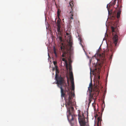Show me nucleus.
<instances>
[{"label": "nucleus", "mask_w": 126, "mask_h": 126, "mask_svg": "<svg viewBox=\"0 0 126 126\" xmlns=\"http://www.w3.org/2000/svg\"><path fill=\"white\" fill-rule=\"evenodd\" d=\"M88 90L90 93L89 99V102H91L93 100L94 102H95L96 97L98 95L99 93V90L96 86H93L92 81L90 83Z\"/></svg>", "instance_id": "obj_1"}, {"label": "nucleus", "mask_w": 126, "mask_h": 126, "mask_svg": "<svg viewBox=\"0 0 126 126\" xmlns=\"http://www.w3.org/2000/svg\"><path fill=\"white\" fill-rule=\"evenodd\" d=\"M76 103H65V106L66 107L68 111L67 114V119L69 122L73 120L74 116L72 115L71 113L72 112L74 109V107H75Z\"/></svg>", "instance_id": "obj_2"}, {"label": "nucleus", "mask_w": 126, "mask_h": 126, "mask_svg": "<svg viewBox=\"0 0 126 126\" xmlns=\"http://www.w3.org/2000/svg\"><path fill=\"white\" fill-rule=\"evenodd\" d=\"M111 31L113 37V43L114 45V47L112 45H111L109 47V49L111 52L113 53L115 50V47L117 46V43L118 41V32L116 31L115 28L113 27H111Z\"/></svg>", "instance_id": "obj_3"}, {"label": "nucleus", "mask_w": 126, "mask_h": 126, "mask_svg": "<svg viewBox=\"0 0 126 126\" xmlns=\"http://www.w3.org/2000/svg\"><path fill=\"white\" fill-rule=\"evenodd\" d=\"M99 59L96 58L94 59L96 60V62L94 63V64L98 65V68L99 70L102 66V64L104 63L105 60V54L103 53H100L98 56Z\"/></svg>", "instance_id": "obj_4"}, {"label": "nucleus", "mask_w": 126, "mask_h": 126, "mask_svg": "<svg viewBox=\"0 0 126 126\" xmlns=\"http://www.w3.org/2000/svg\"><path fill=\"white\" fill-rule=\"evenodd\" d=\"M55 79L57 81L56 83L57 84L58 87L60 88L62 86L64 82L63 79L61 76L57 77L56 78H55Z\"/></svg>", "instance_id": "obj_5"}, {"label": "nucleus", "mask_w": 126, "mask_h": 126, "mask_svg": "<svg viewBox=\"0 0 126 126\" xmlns=\"http://www.w3.org/2000/svg\"><path fill=\"white\" fill-rule=\"evenodd\" d=\"M69 48H66V51L65 52L64 51V50L66 48L65 47L63 46V47H62V46H61V50H62V52H63V54L62 55V56L63 57H65V55L66 54H68L69 53L70 54V50L71 48V47H70L69 46Z\"/></svg>", "instance_id": "obj_6"}, {"label": "nucleus", "mask_w": 126, "mask_h": 126, "mask_svg": "<svg viewBox=\"0 0 126 126\" xmlns=\"http://www.w3.org/2000/svg\"><path fill=\"white\" fill-rule=\"evenodd\" d=\"M121 12V10L120 8H116L115 10L113 13V16L115 17L116 15L117 18L119 19L120 18Z\"/></svg>", "instance_id": "obj_7"}, {"label": "nucleus", "mask_w": 126, "mask_h": 126, "mask_svg": "<svg viewBox=\"0 0 126 126\" xmlns=\"http://www.w3.org/2000/svg\"><path fill=\"white\" fill-rule=\"evenodd\" d=\"M69 6L68 7H71L72 9V11H71L69 13L70 18V19H73V4L72 1L70 2L69 3Z\"/></svg>", "instance_id": "obj_8"}, {"label": "nucleus", "mask_w": 126, "mask_h": 126, "mask_svg": "<svg viewBox=\"0 0 126 126\" xmlns=\"http://www.w3.org/2000/svg\"><path fill=\"white\" fill-rule=\"evenodd\" d=\"M70 80H71V83L72 84V90L73 91L74 90L75 86L73 74L72 72L71 71L70 72Z\"/></svg>", "instance_id": "obj_9"}, {"label": "nucleus", "mask_w": 126, "mask_h": 126, "mask_svg": "<svg viewBox=\"0 0 126 126\" xmlns=\"http://www.w3.org/2000/svg\"><path fill=\"white\" fill-rule=\"evenodd\" d=\"M66 35L65 36V37H66L67 36L68 37L67 38V41L68 42V46H69L70 48L71 47H72V43L71 36L70 35H69V33H66Z\"/></svg>", "instance_id": "obj_10"}, {"label": "nucleus", "mask_w": 126, "mask_h": 126, "mask_svg": "<svg viewBox=\"0 0 126 126\" xmlns=\"http://www.w3.org/2000/svg\"><path fill=\"white\" fill-rule=\"evenodd\" d=\"M78 119L80 124L82 123V122L86 123L85 121V118L84 116H82L79 114L78 115Z\"/></svg>", "instance_id": "obj_11"}, {"label": "nucleus", "mask_w": 126, "mask_h": 126, "mask_svg": "<svg viewBox=\"0 0 126 126\" xmlns=\"http://www.w3.org/2000/svg\"><path fill=\"white\" fill-rule=\"evenodd\" d=\"M57 29L58 33L61 34V29L60 25V21L59 20H58L57 22Z\"/></svg>", "instance_id": "obj_12"}, {"label": "nucleus", "mask_w": 126, "mask_h": 126, "mask_svg": "<svg viewBox=\"0 0 126 126\" xmlns=\"http://www.w3.org/2000/svg\"><path fill=\"white\" fill-rule=\"evenodd\" d=\"M69 96L68 99L69 102H70V100H71V98L73 97H74L75 96V94L74 93H72L71 92L69 93Z\"/></svg>", "instance_id": "obj_13"}, {"label": "nucleus", "mask_w": 126, "mask_h": 126, "mask_svg": "<svg viewBox=\"0 0 126 126\" xmlns=\"http://www.w3.org/2000/svg\"><path fill=\"white\" fill-rule=\"evenodd\" d=\"M60 89L61 90V97L62 98L64 97V99H65V98L64 97L65 95V94L63 92V89L62 87H60Z\"/></svg>", "instance_id": "obj_14"}, {"label": "nucleus", "mask_w": 126, "mask_h": 126, "mask_svg": "<svg viewBox=\"0 0 126 126\" xmlns=\"http://www.w3.org/2000/svg\"><path fill=\"white\" fill-rule=\"evenodd\" d=\"M92 105L94 108V109L95 110H96L97 108H98V104L96 103H93Z\"/></svg>", "instance_id": "obj_15"}, {"label": "nucleus", "mask_w": 126, "mask_h": 126, "mask_svg": "<svg viewBox=\"0 0 126 126\" xmlns=\"http://www.w3.org/2000/svg\"><path fill=\"white\" fill-rule=\"evenodd\" d=\"M55 68H56V74L55 78H56L57 77H58V75L57 73H59V71L58 69V67L57 66H55Z\"/></svg>", "instance_id": "obj_16"}, {"label": "nucleus", "mask_w": 126, "mask_h": 126, "mask_svg": "<svg viewBox=\"0 0 126 126\" xmlns=\"http://www.w3.org/2000/svg\"><path fill=\"white\" fill-rule=\"evenodd\" d=\"M61 33L62 32H61V34H59L58 33V34L59 35L58 36V38L59 39V40L61 41H62V37H61Z\"/></svg>", "instance_id": "obj_17"}, {"label": "nucleus", "mask_w": 126, "mask_h": 126, "mask_svg": "<svg viewBox=\"0 0 126 126\" xmlns=\"http://www.w3.org/2000/svg\"><path fill=\"white\" fill-rule=\"evenodd\" d=\"M53 51H54V54H55V56L56 57H57V55L56 49L54 47V48H53Z\"/></svg>", "instance_id": "obj_18"}, {"label": "nucleus", "mask_w": 126, "mask_h": 126, "mask_svg": "<svg viewBox=\"0 0 126 126\" xmlns=\"http://www.w3.org/2000/svg\"><path fill=\"white\" fill-rule=\"evenodd\" d=\"M80 126H85L86 123H84L83 122H82V123L80 124Z\"/></svg>", "instance_id": "obj_19"}, {"label": "nucleus", "mask_w": 126, "mask_h": 126, "mask_svg": "<svg viewBox=\"0 0 126 126\" xmlns=\"http://www.w3.org/2000/svg\"><path fill=\"white\" fill-rule=\"evenodd\" d=\"M116 0H113V2L112 4L111 5V6H113L114 5H115L116 3Z\"/></svg>", "instance_id": "obj_20"}, {"label": "nucleus", "mask_w": 126, "mask_h": 126, "mask_svg": "<svg viewBox=\"0 0 126 126\" xmlns=\"http://www.w3.org/2000/svg\"><path fill=\"white\" fill-rule=\"evenodd\" d=\"M62 60L63 61H64L65 63H67V61L64 58H62Z\"/></svg>", "instance_id": "obj_21"}, {"label": "nucleus", "mask_w": 126, "mask_h": 126, "mask_svg": "<svg viewBox=\"0 0 126 126\" xmlns=\"http://www.w3.org/2000/svg\"><path fill=\"white\" fill-rule=\"evenodd\" d=\"M61 12V11L58 9L57 11V15L59 16L60 15V13Z\"/></svg>", "instance_id": "obj_22"}, {"label": "nucleus", "mask_w": 126, "mask_h": 126, "mask_svg": "<svg viewBox=\"0 0 126 126\" xmlns=\"http://www.w3.org/2000/svg\"><path fill=\"white\" fill-rule=\"evenodd\" d=\"M67 92H69V93H70V92H70V89L68 87H67Z\"/></svg>", "instance_id": "obj_23"}, {"label": "nucleus", "mask_w": 126, "mask_h": 126, "mask_svg": "<svg viewBox=\"0 0 126 126\" xmlns=\"http://www.w3.org/2000/svg\"><path fill=\"white\" fill-rule=\"evenodd\" d=\"M108 5L107 6V8L108 9V10L109 14L110 13V11L109 10V8H108Z\"/></svg>", "instance_id": "obj_24"}, {"label": "nucleus", "mask_w": 126, "mask_h": 126, "mask_svg": "<svg viewBox=\"0 0 126 126\" xmlns=\"http://www.w3.org/2000/svg\"><path fill=\"white\" fill-rule=\"evenodd\" d=\"M69 70L70 71L72 69V68H71V66H69Z\"/></svg>", "instance_id": "obj_25"}, {"label": "nucleus", "mask_w": 126, "mask_h": 126, "mask_svg": "<svg viewBox=\"0 0 126 126\" xmlns=\"http://www.w3.org/2000/svg\"><path fill=\"white\" fill-rule=\"evenodd\" d=\"M90 103H89L88 104V108L89 107V106H90Z\"/></svg>", "instance_id": "obj_26"}, {"label": "nucleus", "mask_w": 126, "mask_h": 126, "mask_svg": "<svg viewBox=\"0 0 126 126\" xmlns=\"http://www.w3.org/2000/svg\"><path fill=\"white\" fill-rule=\"evenodd\" d=\"M67 83H68V84H69V81L68 79V78L67 77Z\"/></svg>", "instance_id": "obj_27"}, {"label": "nucleus", "mask_w": 126, "mask_h": 126, "mask_svg": "<svg viewBox=\"0 0 126 126\" xmlns=\"http://www.w3.org/2000/svg\"><path fill=\"white\" fill-rule=\"evenodd\" d=\"M53 64H54L55 65V64H56V62H53Z\"/></svg>", "instance_id": "obj_28"}, {"label": "nucleus", "mask_w": 126, "mask_h": 126, "mask_svg": "<svg viewBox=\"0 0 126 126\" xmlns=\"http://www.w3.org/2000/svg\"><path fill=\"white\" fill-rule=\"evenodd\" d=\"M106 93V91H105L104 92V95Z\"/></svg>", "instance_id": "obj_29"}, {"label": "nucleus", "mask_w": 126, "mask_h": 126, "mask_svg": "<svg viewBox=\"0 0 126 126\" xmlns=\"http://www.w3.org/2000/svg\"><path fill=\"white\" fill-rule=\"evenodd\" d=\"M98 121H99V118H98Z\"/></svg>", "instance_id": "obj_30"}, {"label": "nucleus", "mask_w": 126, "mask_h": 126, "mask_svg": "<svg viewBox=\"0 0 126 126\" xmlns=\"http://www.w3.org/2000/svg\"><path fill=\"white\" fill-rule=\"evenodd\" d=\"M104 104H105V103H103L102 105Z\"/></svg>", "instance_id": "obj_31"}, {"label": "nucleus", "mask_w": 126, "mask_h": 126, "mask_svg": "<svg viewBox=\"0 0 126 126\" xmlns=\"http://www.w3.org/2000/svg\"><path fill=\"white\" fill-rule=\"evenodd\" d=\"M84 116V114H82V116Z\"/></svg>", "instance_id": "obj_32"}, {"label": "nucleus", "mask_w": 126, "mask_h": 126, "mask_svg": "<svg viewBox=\"0 0 126 126\" xmlns=\"http://www.w3.org/2000/svg\"><path fill=\"white\" fill-rule=\"evenodd\" d=\"M71 100H70V101ZM68 102H71V101H70V102H69V101H68ZM72 102H71V103H72Z\"/></svg>", "instance_id": "obj_33"}, {"label": "nucleus", "mask_w": 126, "mask_h": 126, "mask_svg": "<svg viewBox=\"0 0 126 126\" xmlns=\"http://www.w3.org/2000/svg\"><path fill=\"white\" fill-rule=\"evenodd\" d=\"M98 78L99 79H100V77H99H99H98Z\"/></svg>", "instance_id": "obj_34"}, {"label": "nucleus", "mask_w": 126, "mask_h": 126, "mask_svg": "<svg viewBox=\"0 0 126 126\" xmlns=\"http://www.w3.org/2000/svg\"><path fill=\"white\" fill-rule=\"evenodd\" d=\"M118 4L117 7H118Z\"/></svg>", "instance_id": "obj_35"}, {"label": "nucleus", "mask_w": 126, "mask_h": 126, "mask_svg": "<svg viewBox=\"0 0 126 126\" xmlns=\"http://www.w3.org/2000/svg\"><path fill=\"white\" fill-rule=\"evenodd\" d=\"M80 41H81V39H79Z\"/></svg>", "instance_id": "obj_36"}, {"label": "nucleus", "mask_w": 126, "mask_h": 126, "mask_svg": "<svg viewBox=\"0 0 126 126\" xmlns=\"http://www.w3.org/2000/svg\"><path fill=\"white\" fill-rule=\"evenodd\" d=\"M110 5H109V6H110Z\"/></svg>", "instance_id": "obj_37"}, {"label": "nucleus", "mask_w": 126, "mask_h": 126, "mask_svg": "<svg viewBox=\"0 0 126 126\" xmlns=\"http://www.w3.org/2000/svg\"><path fill=\"white\" fill-rule=\"evenodd\" d=\"M103 102L104 103V101Z\"/></svg>", "instance_id": "obj_38"}]
</instances>
